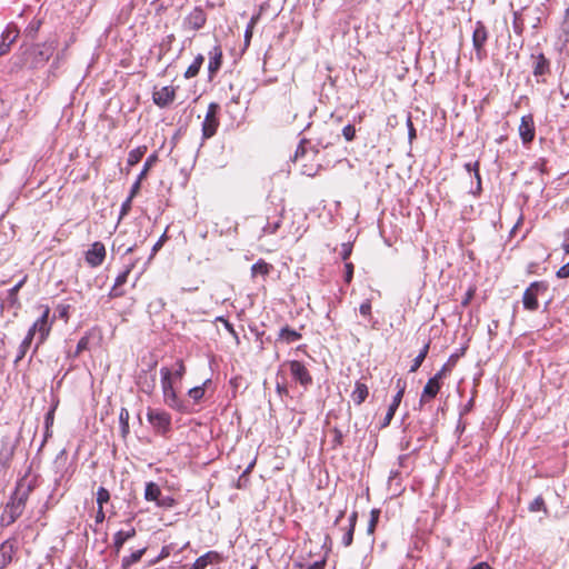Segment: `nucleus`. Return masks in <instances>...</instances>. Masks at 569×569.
Returning a JSON list of instances; mask_svg holds the SVG:
<instances>
[{"instance_id": "obj_1", "label": "nucleus", "mask_w": 569, "mask_h": 569, "mask_svg": "<svg viewBox=\"0 0 569 569\" xmlns=\"http://www.w3.org/2000/svg\"><path fill=\"white\" fill-rule=\"evenodd\" d=\"M31 490V485L23 482L17 485L10 502L7 503L0 516L1 527H9L22 515Z\"/></svg>"}, {"instance_id": "obj_2", "label": "nucleus", "mask_w": 569, "mask_h": 569, "mask_svg": "<svg viewBox=\"0 0 569 569\" xmlns=\"http://www.w3.org/2000/svg\"><path fill=\"white\" fill-rule=\"evenodd\" d=\"M160 375L164 403L173 410L184 412L187 410V406L177 395L171 371L167 367H162L160 369Z\"/></svg>"}, {"instance_id": "obj_3", "label": "nucleus", "mask_w": 569, "mask_h": 569, "mask_svg": "<svg viewBox=\"0 0 569 569\" xmlns=\"http://www.w3.org/2000/svg\"><path fill=\"white\" fill-rule=\"evenodd\" d=\"M57 46L56 39H48L42 43L32 46L29 52L31 68L38 69L43 67L53 56Z\"/></svg>"}, {"instance_id": "obj_4", "label": "nucleus", "mask_w": 569, "mask_h": 569, "mask_svg": "<svg viewBox=\"0 0 569 569\" xmlns=\"http://www.w3.org/2000/svg\"><path fill=\"white\" fill-rule=\"evenodd\" d=\"M40 308L42 309L41 316L33 322V325L29 329V331L37 337L36 350L49 337L53 323V319H49V306H41Z\"/></svg>"}, {"instance_id": "obj_5", "label": "nucleus", "mask_w": 569, "mask_h": 569, "mask_svg": "<svg viewBox=\"0 0 569 569\" xmlns=\"http://www.w3.org/2000/svg\"><path fill=\"white\" fill-rule=\"evenodd\" d=\"M489 38L487 27L482 21H477L472 32V47L479 61L487 58L486 43Z\"/></svg>"}, {"instance_id": "obj_6", "label": "nucleus", "mask_w": 569, "mask_h": 569, "mask_svg": "<svg viewBox=\"0 0 569 569\" xmlns=\"http://www.w3.org/2000/svg\"><path fill=\"white\" fill-rule=\"evenodd\" d=\"M546 291L547 284L543 281L530 283L522 296L523 308L529 311H536L539 308L538 296Z\"/></svg>"}, {"instance_id": "obj_7", "label": "nucleus", "mask_w": 569, "mask_h": 569, "mask_svg": "<svg viewBox=\"0 0 569 569\" xmlns=\"http://www.w3.org/2000/svg\"><path fill=\"white\" fill-rule=\"evenodd\" d=\"M220 110V106L216 102H211L208 106V110L202 122V139H210L217 132L219 127L218 112Z\"/></svg>"}, {"instance_id": "obj_8", "label": "nucleus", "mask_w": 569, "mask_h": 569, "mask_svg": "<svg viewBox=\"0 0 569 569\" xmlns=\"http://www.w3.org/2000/svg\"><path fill=\"white\" fill-rule=\"evenodd\" d=\"M207 13L201 7H194L182 21V28L187 31H197L204 27Z\"/></svg>"}, {"instance_id": "obj_9", "label": "nucleus", "mask_w": 569, "mask_h": 569, "mask_svg": "<svg viewBox=\"0 0 569 569\" xmlns=\"http://www.w3.org/2000/svg\"><path fill=\"white\" fill-rule=\"evenodd\" d=\"M147 418L150 425L162 433L170 429L171 417L163 410L148 409Z\"/></svg>"}, {"instance_id": "obj_10", "label": "nucleus", "mask_w": 569, "mask_h": 569, "mask_svg": "<svg viewBox=\"0 0 569 569\" xmlns=\"http://www.w3.org/2000/svg\"><path fill=\"white\" fill-rule=\"evenodd\" d=\"M106 247L102 242L96 241L86 252V262L92 267L97 268L101 266L106 259Z\"/></svg>"}, {"instance_id": "obj_11", "label": "nucleus", "mask_w": 569, "mask_h": 569, "mask_svg": "<svg viewBox=\"0 0 569 569\" xmlns=\"http://www.w3.org/2000/svg\"><path fill=\"white\" fill-rule=\"evenodd\" d=\"M176 99V88L172 86H164L160 89L154 88L152 92V100L159 108L170 106Z\"/></svg>"}, {"instance_id": "obj_12", "label": "nucleus", "mask_w": 569, "mask_h": 569, "mask_svg": "<svg viewBox=\"0 0 569 569\" xmlns=\"http://www.w3.org/2000/svg\"><path fill=\"white\" fill-rule=\"evenodd\" d=\"M290 373L292 378L303 387L312 383V378L306 366L297 360L289 361Z\"/></svg>"}, {"instance_id": "obj_13", "label": "nucleus", "mask_w": 569, "mask_h": 569, "mask_svg": "<svg viewBox=\"0 0 569 569\" xmlns=\"http://www.w3.org/2000/svg\"><path fill=\"white\" fill-rule=\"evenodd\" d=\"M19 29L17 26L10 23L0 34V57L10 51L11 46L19 37Z\"/></svg>"}, {"instance_id": "obj_14", "label": "nucleus", "mask_w": 569, "mask_h": 569, "mask_svg": "<svg viewBox=\"0 0 569 569\" xmlns=\"http://www.w3.org/2000/svg\"><path fill=\"white\" fill-rule=\"evenodd\" d=\"M18 550V541L16 538H10L0 545V569L6 568L13 559Z\"/></svg>"}, {"instance_id": "obj_15", "label": "nucleus", "mask_w": 569, "mask_h": 569, "mask_svg": "<svg viewBox=\"0 0 569 569\" xmlns=\"http://www.w3.org/2000/svg\"><path fill=\"white\" fill-rule=\"evenodd\" d=\"M532 59V73L537 78L538 82H545L539 78L550 73V61L545 57L543 53L531 54Z\"/></svg>"}, {"instance_id": "obj_16", "label": "nucleus", "mask_w": 569, "mask_h": 569, "mask_svg": "<svg viewBox=\"0 0 569 569\" xmlns=\"http://www.w3.org/2000/svg\"><path fill=\"white\" fill-rule=\"evenodd\" d=\"M535 121L531 114L522 116L519 126V136L523 143H529L535 138Z\"/></svg>"}, {"instance_id": "obj_17", "label": "nucleus", "mask_w": 569, "mask_h": 569, "mask_svg": "<svg viewBox=\"0 0 569 569\" xmlns=\"http://www.w3.org/2000/svg\"><path fill=\"white\" fill-rule=\"evenodd\" d=\"M132 264L128 266L122 272L118 274L112 288L109 291V298L114 299L124 296L123 284L127 282L128 277L132 270Z\"/></svg>"}, {"instance_id": "obj_18", "label": "nucleus", "mask_w": 569, "mask_h": 569, "mask_svg": "<svg viewBox=\"0 0 569 569\" xmlns=\"http://www.w3.org/2000/svg\"><path fill=\"white\" fill-rule=\"evenodd\" d=\"M222 66V50L220 46H214L209 51V63H208V72L209 77L213 78L216 73L220 70Z\"/></svg>"}, {"instance_id": "obj_19", "label": "nucleus", "mask_w": 569, "mask_h": 569, "mask_svg": "<svg viewBox=\"0 0 569 569\" xmlns=\"http://www.w3.org/2000/svg\"><path fill=\"white\" fill-rule=\"evenodd\" d=\"M440 388H441V383L439 381H437V378H430L427 381V383L422 390V393L420 397V406L432 400L440 391Z\"/></svg>"}, {"instance_id": "obj_20", "label": "nucleus", "mask_w": 569, "mask_h": 569, "mask_svg": "<svg viewBox=\"0 0 569 569\" xmlns=\"http://www.w3.org/2000/svg\"><path fill=\"white\" fill-rule=\"evenodd\" d=\"M136 533L137 532H136L134 528H130L129 530H119L114 533L112 547L114 549L116 555H118L120 552L124 542L127 540L133 538L136 536Z\"/></svg>"}, {"instance_id": "obj_21", "label": "nucleus", "mask_w": 569, "mask_h": 569, "mask_svg": "<svg viewBox=\"0 0 569 569\" xmlns=\"http://www.w3.org/2000/svg\"><path fill=\"white\" fill-rule=\"evenodd\" d=\"M220 561V555L217 551H208L201 557H199L190 569H206L211 563H217Z\"/></svg>"}, {"instance_id": "obj_22", "label": "nucleus", "mask_w": 569, "mask_h": 569, "mask_svg": "<svg viewBox=\"0 0 569 569\" xmlns=\"http://www.w3.org/2000/svg\"><path fill=\"white\" fill-rule=\"evenodd\" d=\"M27 279H28V276H24L19 282H17L11 289L8 290L7 302L11 307L17 308V309L20 308L21 305H20V301L18 298V292L27 282Z\"/></svg>"}, {"instance_id": "obj_23", "label": "nucleus", "mask_w": 569, "mask_h": 569, "mask_svg": "<svg viewBox=\"0 0 569 569\" xmlns=\"http://www.w3.org/2000/svg\"><path fill=\"white\" fill-rule=\"evenodd\" d=\"M357 519H358V513L356 511H353L350 516H349V526L348 528L346 529L343 536H342V545L345 547H349L351 546L352 543V540H353V532H355V527H356V523H357Z\"/></svg>"}, {"instance_id": "obj_24", "label": "nucleus", "mask_w": 569, "mask_h": 569, "mask_svg": "<svg viewBox=\"0 0 569 569\" xmlns=\"http://www.w3.org/2000/svg\"><path fill=\"white\" fill-rule=\"evenodd\" d=\"M301 333L298 332L295 329H291L290 327L286 326L282 327L279 331L278 338L279 340L283 341L284 343H293L301 339Z\"/></svg>"}, {"instance_id": "obj_25", "label": "nucleus", "mask_w": 569, "mask_h": 569, "mask_svg": "<svg viewBox=\"0 0 569 569\" xmlns=\"http://www.w3.org/2000/svg\"><path fill=\"white\" fill-rule=\"evenodd\" d=\"M369 389L367 385L361 381H357L355 386V390L351 393V399L356 405H361L368 397Z\"/></svg>"}, {"instance_id": "obj_26", "label": "nucleus", "mask_w": 569, "mask_h": 569, "mask_svg": "<svg viewBox=\"0 0 569 569\" xmlns=\"http://www.w3.org/2000/svg\"><path fill=\"white\" fill-rule=\"evenodd\" d=\"M203 62H204V57L201 53H199L194 58L193 62L186 70L184 78L191 79V78H194L196 76H198Z\"/></svg>"}, {"instance_id": "obj_27", "label": "nucleus", "mask_w": 569, "mask_h": 569, "mask_svg": "<svg viewBox=\"0 0 569 569\" xmlns=\"http://www.w3.org/2000/svg\"><path fill=\"white\" fill-rule=\"evenodd\" d=\"M161 497V489L156 482H148L144 489V499L148 501H158Z\"/></svg>"}, {"instance_id": "obj_28", "label": "nucleus", "mask_w": 569, "mask_h": 569, "mask_svg": "<svg viewBox=\"0 0 569 569\" xmlns=\"http://www.w3.org/2000/svg\"><path fill=\"white\" fill-rule=\"evenodd\" d=\"M146 152H147L146 146L138 147V148L131 150L129 152L128 159H127L128 166L129 167L136 166L142 159V157L144 156Z\"/></svg>"}, {"instance_id": "obj_29", "label": "nucleus", "mask_w": 569, "mask_h": 569, "mask_svg": "<svg viewBox=\"0 0 569 569\" xmlns=\"http://www.w3.org/2000/svg\"><path fill=\"white\" fill-rule=\"evenodd\" d=\"M146 549L142 548V549H139L134 552H132L131 555L127 556V557H123L122 558V569H129L132 565L137 563L138 561H140V559L142 558L143 553H144Z\"/></svg>"}, {"instance_id": "obj_30", "label": "nucleus", "mask_w": 569, "mask_h": 569, "mask_svg": "<svg viewBox=\"0 0 569 569\" xmlns=\"http://www.w3.org/2000/svg\"><path fill=\"white\" fill-rule=\"evenodd\" d=\"M429 351V342L425 343L418 356L413 359V362L410 368V372H416L420 366L422 365L423 360L426 359Z\"/></svg>"}, {"instance_id": "obj_31", "label": "nucleus", "mask_w": 569, "mask_h": 569, "mask_svg": "<svg viewBox=\"0 0 569 569\" xmlns=\"http://www.w3.org/2000/svg\"><path fill=\"white\" fill-rule=\"evenodd\" d=\"M402 399H399L398 397H393L392 399V402L390 403L389 408H388V411L386 413V417L383 419V422H382V427H387L389 426V423L391 422L400 402H401Z\"/></svg>"}, {"instance_id": "obj_32", "label": "nucleus", "mask_w": 569, "mask_h": 569, "mask_svg": "<svg viewBox=\"0 0 569 569\" xmlns=\"http://www.w3.org/2000/svg\"><path fill=\"white\" fill-rule=\"evenodd\" d=\"M522 10L513 11L512 28L516 34L521 36L525 30V21L521 16Z\"/></svg>"}, {"instance_id": "obj_33", "label": "nucleus", "mask_w": 569, "mask_h": 569, "mask_svg": "<svg viewBox=\"0 0 569 569\" xmlns=\"http://www.w3.org/2000/svg\"><path fill=\"white\" fill-rule=\"evenodd\" d=\"M270 264L267 263L266 261L263 260H259L258 262H256L252 267H251V273L252 276H257V274H262V276H266L269 273L270 271Z\"/></svg>"}, {"instance_id": "obj_34", "label": "nucleus", "mask_w": 569, "mask_h": 569, "mask_svg": "<svg viewBox=\"0 0 569 569\" xmlns=\"http://www.w3.org/2000/svg\"><path fill=\"white\" fill-rule=\"evenodd\" d=\"M465 169L468 171V172H475V178L477 179V189L478 191H480L481 189V177H480V173H479V162L476 161V162H468L465 164Z\"/></svg>"}, {"instance_id": "obj_35", "label": "nucleus", "mask_w": 569, "mask_h": 569, "mask_svg": "<svg viewBox=\"0 0 569 569\" xmlns=\"http://www.w3.org/2000/svg\"><path fill=\"white\" fill-rule=\"evenodd\" d=\"M129 418H130L129 411L126 408H121L120 413H119V421H120L121 430H122L123 435L128 433V431H129Z\"/></svg>"}, {"instance_id": "obj_36", "label": "nucleus", "mask_w": 569, "mask_h": 569, "mask_svg": "<svg viewBox=\"0 0 569 569\" xmlns=\"http://www.w3.org/2000/svg\"><path fill=\"white\" fill-rule=\"evenodd\" d=\"M529 510L531 512H537V511H540L542 510L546 515L548 513V510L546 508V505H545V500L541 496H538L530 505H529Z\"/></svg>"}, {"instance_id": "obj_37", "label": "nucleus", "mask_w": 569, "mask_h": 569, "mask_svg": "<svg viewBox=\"0 0 569 569\" xmlns=\"http://www.w3.org/2000/svg\"><path fill=\"white\" fill-rule=\"evenodd\" d=\"M206 385V382L203 383ZM188 396L194 401L199 402L204 396V386H197L188 391Z\"/></svg>"}, {"instance_id": "obj_38", "label": "nucleus", "mask_w": 569, "mask_h": 569, "mask_svg": "<svg viewBox=\"0 0 569 569\" xmlns=\"http://www.w3.org/2000/svg\"><path fill=\"white\" fill-rule=\"evenodd\" d=\"M157 154H151L147 158L144 164H143V168L141 170V172L139 173L138 178L139 180H143L146 178V176L148 174V171L150 170V168L153 166V163L157 161Z\"/></svg>"}, {"instance_id": "obj_39", "label": "nucleus", "mask_w": 569, "mask_h": 569, "mask_svg": "<svg viewBox=\"0 0 569 569\" xmlns=\"http://www.w3.org/2000/svg\"><path fill=\"white\" fill-rule=\"evenodd\" d=\"M110 500V493L104 487H99L97 491V505L103 507Z\"/></svg>"}, {"instance_id": "obj_40", "label": "nucleus", "mask_w": 569, "mask_h": 569, "mask_svg": "<svg viewBox=\"0 0 569 569\" xmlns=\"http://www.w3.org/2000/svg\"><path fill=\"white\" fill-rule=\"evenodd\" d=\"M380 511L378 509H372L370 512V520L368 523V533H373L376 526L378 523Z\"/></svg>"}, {"instance_id": "obj_41", "label": "nucleus", "mask_w": 569, "mask_h": 569, "mask_svg": "<svg viewBox=\"0 0 569 569\" xmlns=\"http://www.w3.org/2000/svg\"><path fill=\"white\" fill-rule=\"evenodd\" d=\"M90 338L89 336H83L77 343V348L73 357H78L82 351L89 348Z\"/></svg>"}, {"instance_id": "obj_42", "label": "nucleus", "mask_w": 569, "mask_h": 569, "mask_svg": "<svg viewBox=\"0 0 569 569\" xmlns=\"http://www.w3.org/2000/svg\"><path fill=\"white\" fill-rule=\"evenodd\" d=\"M11 457L12 449H2L0 451V469H4L8 467Z\"/></svg>"}, {"instance_id": "obj_43", "label": "nucleus", "mask_w": 569, "mask_h": 569, "mask_svg": "<svg viewBox=\"0 0 569 569\" xmlns=\"http://www.w3.org/2000/svg\"><path fill=\"white\" fill-rule=\"evenodd\" d=\"M326 566V558L315 561L313 563H298L300 569H323Z\"/></svg>"}, {"instance_id": "obj_44", "label": "nucleus", "mask_w": 569, "mask_h": 569, "mask_svg": "<svg viewBox=\"0 0 569 569\" xmlns=\"http://www.w3.org/2000/svg\"><path fill=\"white\" fill-rule=\"evenodd\" d=\"M184 373H186V367L183 365V361L182 360H178L177 361V369L173 372H171L172 380H174V379L176 380H181L182 377L184 376Z\"/></svg>"}, {"instance_id": "obj_45", "label": "nucleus", "mask_w": 569, "mask_h": 569, "mask_svg": "<svg viewBox=\"0 0 569 569\" xmlns=\"http://www.w3.org/2000/svg\"><path fill=\"white\" fill-rule=\"evenodd\" d=\"M342 136L347 141H352L356 137V128L352 124H347L342 129Z\"/></svg>"}, {"instance_id": "obj_46", "label": "nucleus", "mask_w": 569, "mask_h": 569, "mask_svg": "<svg viewBox=\"0 0 569 569\" xmlns=\"http://www.w3.org/2000/svg\"><path fill=\"white\" fill-rule=\"evenodd\" d=\"M396 387H397L398 391L395 395V397L402 399L405 391H406V387H407L406 381L403 379L399 378L396 382Z\"/></svg>"}, {"instance_id": "obj_47", "label": "nucleus", "mask_w": 569, "mask_h": 569, "mask_svg": "<svg viewBox=\"0 0 569 569\" xmlns=\"http://www.w3.org/2000/svg\"><path fill=\"white\" fill-rule=\"evenodd\" d=\"M279 227H280V220H278L273 223H267L263 227L262 231H263V233H267V234H273L279 229Z\"/></svg>"}, {"instance_id": "obj_48", "label": "nucleus", "mask_w": 569, "mask_h": 569, "mask_svg": "<svg viewBox=\"0 0 569 569\" xmlns=\"http://www.w3.org/2000/svg\"><path fill=\"white\" fill-rule=\"evenodd\" d=\"M359 312L363 317H368L371 315V302L369 300L363 301L359 307Z\"/></svg>"}, {"instance_id": "obj_49", "label": "nucleus", "mask_w": 569, "mask_h": 569, "mask_svg": "<svg viewBox=\"0 0 569 569\" xmlns=\"http://www.w3.org/2000/svg\"><path fill=\"white\" fill-rule=\"evenodd\" d=\"M346 273H345V281L347 283H350L353 277V264L351 262H346L345 264Z\"/></svg>"}, {"instance_id": "obj_50", "label": "nucleus", "mask_w": 569, "mask_h": 569, "mask_svg": "<svg viewBox=\"0 0 569 569\" xmlns=\"http://www.w3.org/2000/svg\"><path fill=\"white\" fill-rule=\"evenodd\" d=\"M254 20L252 19L248 24L244 32V46L248 47L250 44V40L252 38V29H253Z\"/></svg>"}, {"instance_id": "obj_51", "label": "nucleus", "mask_w": 569, "mask_h": 569, "mask_svg": "<svg viewBox=\"0 0 569 569\" xmlns=\"http://www.w3.org/2000/svg\"><path fill=\"white\" fill-rule=\"evenodd\" d=\"M351 251H352V248H351L350 243L342 244V250L340 252V256L343 261H347L349 259Z\"/></svg>"}, {"instance_id": "obj_52", "label": "nucleus", "mask_w": 569, "mask_h": 569, "mask_svg": "<svg viewBox=\"0 0 569 569\" xmlns=\"http://www.w3.org/2000/svg\"><path fill=\"white\" fill-rule=\"evenodd\" d=\"M36 338V336L30 332L28 330V333L27 336L24 337V339L22 340V342L20 343L21 347L26 348L27 350H29L31 343H32V340Z\"/></svg>"}, {"instance_id": "obj_53", "label": "nucleus", "mask_w": 569, "mask_h": 569, "mask_svg": "<svg viewBox=\"0 0 569 569\" xmlns=\"http://www.w3.org/2000/svg\"><path fill=\"white\" fill-rule=\"evenodd\" d=\"M557 277L559 279L569 278V262L559 268L557 271Z\"/></svg>"}, {"instance_id": "obj_54", "label": "nucleus", "mask_w": 569, "mask_h": 569, "mask_svg": "<svg viewBox=\"0 0 569 569\" xmlns=\"http://www.w3.org/2000/svg\"><path fill=\"white\" fill-rule=\"evenodd\" d=\"M174 503V500L170 497H164V498H159V500L157 501V505L159 507H172Z\"/></svg>"}, {"instance_id": "obj_55", "label": "nucleus", "mask_w": 569, "mask_h": 569, "mask_svg": "<svg viewBox=\"0 0 569 569\" xmlns=\"http://www.w3.org/2000/svg\"><path fill=\"white\" fill-rule=\"evenodd\" d=\"M132 198H127L121 204V216L127 214L131 209Z\"/></svg>"}, {"instance_id": "obj_56", "label": "nucleus", "mask_w": 569, "mask_h": 569, "mask_svg": "<svg viewBox=\"0 0 569 569\" xmlns=\"http://www.w3.org/2000/svg\"><path fill=\"white\" fill-rule=\"evenodd\" d=\"M332 432L335 435V437H333L335 445L336 446H341L342 445V439H343L342 431L337 429V428H335Z\"/></svg>"}, {"instance_id": "obj_57", "label": "nucleus", "mask_w": 569, "mask_h": 569, "mask_svg": "<svg viewBox=\"0 0 569 569\" xmlns=\"http://www.w3.org/2000/svg\"><path fill=\"white\" fill-rule=\"evenodd\" d=\"M141 181L142 180H139V178H137L136 182L131 187L129 198L133 199L136 197V194L139 192L140 187H141Z\"/></svg>"}, {"instance_id": "obj_58", "label": "nucleus", "mask_w": 569, "mask_h": 569, "mask_svg": "<svg viewBox=\"0 0 569 569\" xmlns=\"http://www.w3.org/2000/svg\"><path fill=\"white\" fill-rule=\"evenodd\" d=\"M407 127H408L409 139L412 140L413 138H416V129L413 127V123H412L410 117H408V119H407Z\"/></svg>"}, {"instance_id": "obj_59", "label": "nucleus", "mask_w": 569, "mask_h": 569, "mask_svg": "<svg viewBox=\"0 0 569 569\" xmlns=\"http://www.w3.org/2000/svg\"><path fill=\"white\" fill-rule=\"evenodd\" d=\"M560 93L565 99H569V84L567 80H563L560 84Z\"/></svg>"}, {"instance_id": "obj_60", "label": "nucleus", "mask_w": 569, "mask_h": 569, "mask_svg": "<svg viewBox=\"0 0 569 569\" xmlns=\"http://www.w3.org/2000/svg\"><path fill=\"white\" fill-rule=\"evenodd\" d=\"M106 519V513L103 511V507H98V510L96 512V522L97 523H102Z\"/></svg>"}, {"instance_id": "obj_61", "label": "nucleus", "mask_w": 569, "mask_h": 569, "mask_svg": "<svg viewBox=\"0 0 569 569\" xmlns=\"http://www.w3.org/2000/svg\"><path fill=\"white\" fill-rule=\"evenodd\" d=\"M218 320H219V321H221V322L224 325V328H226V329H227L231 335L237 336L236 330H234V328H233L232 323H230L228 320H226V319H224V318H222V317H219V318H218Z\"/></svg>"}, {"instance_id": "obj_62", "label": "nucleus", "mask_w": 569, "mask_h": 569, "mask_svg": "<svg viewBox=\"0 0 569 569\" xmlns=\"http://www.w3.org/2000/svg\"><path fill=\"white\" fill-rule=\"evenodd\" d=\"M53 419H54L53 410L48 411L47 415H46V419H44V423H46L47 429H49V427L52 426Z\"/></svg>"}, {"instance_id": "obj_63", "label": "nucleus", "mask_w": 569, "mask_h": 569, "mask_svg": "<svg viewBox=\"0 0 569 569\" xmlns=\"http://www.w3.org/2000/svg\"><path fill=\"white\" fill-rule=\"evenodd\" d=\"M248 482H249L248 477L244 476L243 473H241V476L239 477L238 482H237V488H239V489L246 488Z\"/></svg>"}, {"instance_id": "obj_64", "label": "nucleus", "mask_w": 569, "mask_h": 569, "mask_svg": "<svg viewBox=\"0 0 569 569\" xmlns=\"http://www.w3.org/2000/svg\"><path fill=\"white\" fill-rule=\"evenodd\" d=\"M305 153H306L305 141H301L296 150L295 160H297L299 157H302Z\"/></svg>"}]
</instances>
